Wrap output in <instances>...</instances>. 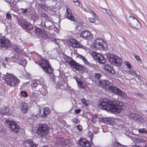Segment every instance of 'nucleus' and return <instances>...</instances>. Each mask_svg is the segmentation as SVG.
Returning a JSON list of instances; mask_svg holds the SVG:
<instances>
[{"instance_id":"29","label":"nucleus","mask_w":147,"mask_h":147,"mask_svg":"<svg viewBox=\"0 0 147 147\" xmlns=\"http://www.w3.org/2000/svg\"><path fill=\"white\" fill-rule=\"evenodd\" d=\"M94 16V18L92 19V23H94L96 24L99 23V19L98 18L97 16L96 15L95 13L92 11V16Z\"/></svg>"},{"instance_id":"60","label":"nucleus","mask_w":147,"mask_h":147,"mask_svg":"<svg viewBox=\"0 0 147 147\" xmlns=\"http://www.w3.org/2000/svg\"><path fill=\"white\" fill-rule=\"evenodd\" d=\"M106 11L107 13H108V14L110 13V11L109 10L106 9Z\"/></svg>"},{"instance_id":"45","label":"nucleus","mask_w":147,"mask_h":147,"mask_svg":"<svg viewBox=\"0 0 147 147\" xmlns=\"http://www.w3.org/2000/svg\"><path fill=\"white\" fill-rule=\"evenodd\" d=\"M21 94V95L24 97H26L28 96V94H27L26 92L25 91H22Z\"/></svg>"},{"instance_id":"27","label":"nucleus","mask_w":147,"mask_h":147,"mask_svg":"<svg viewBox=\"0 0 147 147\" xmlns=\"http://www.w3.org/2000/svg\"><path fill=\"white\" fill-rule=\"evenodd\" d=\"M21 107L20 109L23 113H25L27 112V104L25 103H22L21 105Z\"/></svg>"},{"instance_id":"57","label":"nucleus","mask_w":147,"mask_h":147,"mask_svg":"<svg viewBox=\"0 0 147 147\" xmlns=\"http://www.w3.org/2000/svg\"><path fill=\"white\" fill-rule=\"evenodd\" d=\"M25 77L26 79H29L30 78V76L29 74H27L25 76Z\"/></svg>"},{"instance_id":"42","label":"nucleus","mask_w":147,"mask_h":147,"mask_svg":"<svg viewBox=\"0 0 147 147\" xmlns=\"http://www.w3.org/2000/svg\"><path fill=\"white\" fill-rule=\"evenodd\" d=\"M135 95L137 97H139L140 98H142L143 95L142 93H135Z\"/></svg>"},{"instance_id":"2","label":"nucleus","mask_w":147,"mask_h":147,"mask_svg":"<svg viewBox=\"0 0 147 147\" xmlns=\"http://www.w3.org/2000/svg\"><path fill=\"white\" fill-rule=\"evenodd\" d=\"M92 33L93 34H92V38H93V37L95 36L94 38H96V39L94 40L93 43L92 47H93L94 50H97V49L105 50V46L107 45L103 40L102 38H97L96 36L98 34L95 31H92Z\"/></svg>"},{"instance_id":"34","label":"nucleus","mask_w":147,"mask_h":147,"mask_svg":"<svg viewBox=\"0 0 147 147\" xmlns=\"http://www.w3.org/2000/svg\"><path fill=\"white\" fill-rule=\"evenodd\" d=\"M13 61H14L15 62H18V63H20V62L21 60L20 59V57H19L18 56L16 55L15 56L13 57Z\"/></svg>"},{"instance_id":"25","label":"nucleus","mask_w":147,"mask_h":147,"mask_svg":"<svg viewBox=\"0 0 147 147\" xmlns=\"http://www.w3.org/2000/svg\"><path fill=\"white\" fill-rule=\"evenodd\" d=\"M0 110V113L2 114L8 115L10 114L9 112V109L5 107H3Z\"/></svg>"},{"instance_id":"56","label":"nucleus","mask_w":147,"mask_h":147,"mask_svg":"<svg viewBox=\"0 0 147 147\" xmlns=\"http://www.w3.org/2000/svg\"><path fill=\"white\" fill-rule=\"evenodd\" d=\"M77 128L80 130H81L82 129V127L80 125H78L77 126Z\"/></svg>"},{"instance_id":"50","label":"nucleus","mask_w":147,"mask_h":147,"mask_svg":"<svg viewBox=\"0 0 147 147\" xmlns=\"http://www.w3.org/2000/svg\"><path fill=\"white\" fill-rule=\"evenodd\" d=\"M5 61L3 63L2 65H3L5 68L6 67V64L7 63V58H5Z\"/></svg>"},{"instance_id":"17","label":"nucleus","mask_w":147,"mask_h":147,"mask_svg":"<svg viewBox=\"0 0 147 147\" xmlns=\"http://www.w3.org/2000/svg\"><path fill=\"white\" fill-rule=\"evenodd\" d=\"M78 144L83 147H90L91 145L88 140L84 138H81L77 142Z\"/></svg>"},{"instance_id":"3","label":"nucleus","mask_w":147,"mask_h":147,"mask_svg":"<svg viewBox=\"0 0 147 147\" xmlns=\"http://www.w3.org/2000/svg\"><path fill=\"white\" fill-rule=\"evenodd\" d=\"M105 55L110 62L114 65L117 67L121 66L122 61L120 58L109 53H106Z\"/></svg>"},{"instance_id":"1","label":"nucleus","mask_w":147,"mask_h":147,"mask_svg":"<svg viewBox=\"0 0 147 147\" xmlns=\"http://www.w3.org/2000/svg\"><path fill=\"white\" fill-rule=\"evenodd\" d=\"M99 107L100 109L107 111L119 113L122 110L123 106L122 103L118 100L104 98L100 101Z\"/></svg>"},{"instance_id":"35","label":"nucleus","mask_w":147,"mask_h":147,"mask_svg":"<svg viewBox=\"0 0 147 147\" xmlns=\"http://www.w3.org/2000/svg\"><path fill=\"white\" fill-rule=\"evenodd\" d=\"M39 17L36 15L32 14L31 16V18L33 20L34 22L36 21L38 19Z\"/></svg>"},{"instance_id":"36","label":"nucleus","mask_w":147,"mask_h":147,"mask_svg":"<svg viewBox=\"0 0 147 147\" xmlns=\"http://www.w3.org/2000/svg\"><path fill=\"white\" fill-rule=\"evenodd\" d=\"M128 71L129 73L131 75L134 76L135 75H136V72L135 70L133 69H131V68L129 69Z\"/></svg>"},{"instance_id":"10","label":"nucleus","mask_w":147,"mask_h":147,"mask_svg":"<svg viewBox=\"0 0 147 147\" xmlns=\"http://www.w3.org/2000/svg\"><path fill=\"white\" fill-rule=\"evenodd\" d=\"M92 58L94 63L98 62L104 64L106 62V59L103 56L96 52L92 51Z\"/></svg>"},{"instance_id":"8","label":"nucleus","mask_w":147,"mask_h":147,"mask_svg":"<svg viewBox=\"0 0 147 147\" xmlns=\"http://www.w3.org/2000/svg\"><path fill=\"white\" fill-rule=\"evenodd\" d=\"M108 89L111 92L119 96L120 97L124 98H126L127 97V95L125 93L121 91L117 87L112 85L111 84H109L108 87Z\"/></svg>"},{"instance_id":"55","label":"nucleus","mask_w":147,"mask_h":147,"mask_svg":"<svg viewBox=\"0 0 147 147\" xmlns=\"http://www.w3.org/2000/svg\"><path fill=\"white\" fill-rule=\"evenodd\" d=\"M73 1L74 2H75V3H78V5L80 7V2L78 1V0H73Z\"/></svg>"},{"instance_id":"19","label":"nucleus","mask_w":147,"mask_h":147,"mask_svg":"<svg viewBox=\"0 0 147 147\" xmlns=\"http://www.w3.org/2000/svg\"><path fill=\"white\" fill-rule=\"evenodd\" d=\"M103 68L105 69L107 72L110 73L112 74L115 73V70L113 69L112 67L109 65H105L103 66Z\"/></svg>"},{"instance_id":"9","label":"nucleus","mask_w":147,"mask_h":147,"mask_svg":"<svg viewBox=\"0 0 147 147\" xmlns=\"http://www.w3.org/2000/svg\"><path fill=\"white\" fill-rule=\"evenodd\" d=\"M39 65L46 73L51 74L53 72V69L51 68L47 60L42 59L41 62L39 63Z\"/></svg>"},{"instance_id":"15","label":"nucleus","mask_w":147,"mask_h":147,"mask_svg":"<svg viewBox=\"0 0 147 147\" xmlns=\"http://www.w3.org/2000/svg\"><path fill=\"white\" fill-rule=\"evenodd\" d=\"M35 33L40 37L44 38L45 39L49 38V36L46 34V32L38 27L35 28Z\"/></svg>"},{"instance_id":"52","label":"nucleus","mask_w":147,"mask_h":147,"mask_svg":"<svg viewBox=\"0 0 147 147\" xmlns=\"http://www.w3.org/2000/svg\"><path fill=\"white\" fill-rule=\"evenodd\" d=\"M82 102L86 106H87L88 105L86 103V99L85 98H83L82 100Z\"/></svg>"},{"instance_id":"39","label":"nucleus","mask_w":147,"mask_h":147,"mask_svg":"<svg viewBox=\"0 0 147 147\" xmlns=\"http://www.w3.org/2000/svg\"><path fill=\"white\" fill-rule=\"evenodd\" d=\"M38 94L35 92H32L30 95V97L32 98H36L38 97Z\"/></svg>"},{"instance_id":"40","label":"nucleus","mask_w":147,"mask_h":147,"mask_svg":"<svg viewBox=\"0 0 147 147\" xmlns=\"http://www.w3.org/2000/svg\"><path fill=\"white\" fill-rule=\"evenodd\" d=\"M102 75L101 74L98 73H95L94 74V77L97 79L96 80H99L100 78L101 77Z\"/></svg>"},{"instance_id":"13","label":"nucleus","mask_w":147,"mask_h":147,"mask_svg":"<svg viewBox=\"0 0 147 147\" xmlns=\"http://www.w3.org/2000/svg\"><path fill=\"white\" fill-rule=\"evenodd\" d=\"M11 42L4 36H2L0 39V47L6 49L11 47Z\"/></svg>"},{"instance_id":"37","label":"nucleus","mask_w":147,"mask_h":147,"mask_svg":"<svg viewBox=\"0 0 147 147\" xmlns=\"http://www.w3.org/2000/svg\"><path fill=\"white\" fill-rule=\"evenodd\" d=\"M80 58L81 59H82L84 63L88 66H90V63L86 59V58L82 56H80Z\"/></svg>"},{"instance_id":"46","label":"nucleus","mask_w":147,"mask_h":147,"mask_svg":"<svg viewBox=\"0 0 147 147\" xmlns=\"http://www.w3.org/2000/svg\"><path fill=\"white\" fill-rule=\"evenodd\" d=\"M124 64L126 65L128 68L130 69L131 68V65L130 64L129 62L128 61H125L124 62Z\"/></svg>"},{"instance_id":"28","label":"nucleus","mask_w":147,"mask_h":147,"mask_svg":"<svg viewBox=\"0 0 147 147\" xmlns=\"http://www.w3.org/2000/svg\"><path fill=\"white\" fill-rule=\"evenodd\" d=\"M75 79L78 83V85L79 88H84L85 87V85L83 84V82L81 81L79 78H76Z\"/></svg>"},{"instance_id":"51","label":"nucleus","mask_w":147,"mask_h":147,"mask_svg":"<svg viewBox=\"0 0 147 147\" xmlns=\"http://www.w3.org/2000/svg\"><path fill=\"white\" fill-rule=\"evenodd\" d=\"M134 56L136 58V59L138 61H141V59H140L139 57L137 56L136 54H134Z\"/></svg>"},{"instance_id":"14","label":"nucleus","mask_w":147,"mask_h":147,"mask_svg":"<svg viewBox=\"0 0 147 147\" xmlns=\"http://www.w3.org/2000/svg\"><path fill=\"white\" fill-rule=\"evenodd\" d=\"M18 23L22 27L28 30H30L33 29L32 25L30 23L25 21L23 20H21L20 19H18Z\"/></svg>"},{"instance_id":"18","label":"nucleus","mask_w":147,"mask_h":147,"mask_svg":"<svg viewBox=\"0 0 147 147\" xmlns=\"http://www.w3.org/2000/svg\"><path fill=\"white\" fill-rule=\"evenodd\" d=\"M65 16L68 19L73 21H74L75 20L74 15L72 14L71 8H67Z\"/></svg>"},{"instance_id":"54","label":"nucleus","mask_w":147,"mask_h":147,"mask_svg":"<svg viewBox=\"0 0 147 147\" xmlns=\"http://www.w3.org/2000/svg\"><path fill=\"white\" fill-rule=\"evenodd\" d=\"M81 110L80 109H76L75 111V112L77 114H78L79 113L81 112Z\"/></svg>"},{"instance_id":"21","label":"nucleus","mask_w":147,"mask_h":147,"mask_svg":"<svg viewBox=\"0 0 147 147\" xmlns=\"http://www.w3.org/2000/svg\"><path fill=\"white\" fill-rule=\"evenodd\" d=\"M64 140V139L62 137L59 138L57 139V142L59 145H67V144L69 142V140H65V142Z\"/></svg>"},{"instance_id":"58","label":"nucleus","mask_w":147,"mask_h":147,"mask_svg":"<svg viewBox=\"0 0 147 147\" xmlns=\"http://www.w3.org/2000/svg\"><path fill=\"white\" fill-rule=\"evenodd\" d=\"M134 76H136L138 79H140V77L139 75L137 74L136 73V75H135Z\"/></svg>"},{"instance_id":"33","label":"nucleus","mask_w":147,"mask_h":147,"mask_svg":"<svg viewBox=\"0 0 147 147\" xmlns=\"http://www.w3.org/2000/svg\"><path fill=\"white\" fill-rule=\"evenodd\" d=\"M101 121L106 124H109V119L106 118H102L101 119Z\"/></svg>"},{"instance_id":"49","label":"nucleus","mask_w":147,"mask_h":147,"mask_svg":"<svg viewBox=\"0 0 147 147\" xmlns=\"http://www.w3.org/2000/svg\"><path fill=\"white\" fill-rule=\"evenodd\" d=\"M6 18L9 20H10L11 19V15L9 13H7L6 15Z\"/></svg>"},{"instance_id":"62","label":"nucleus","mask_w":147,"mask_h":147,"mask_svg":"<svg viewBox=\"0 0 147 147\" xmlns=\"http://www.w3.org/2000/svg\"><path fill=\"white\" fill-rule=\"evenodd\" d=\"M88 19H89V21L90 22H92V21H91V19L90 18H88Z\"/></svg>"},{"instance_id":"41","label":"nucleus","mask_w":147,"mask_h":147,"mask_svg":"<svg viewBox=\"0 0 147 147\" xmlns=\"http://www.w3.org/2000/svg\"><path fill=\"white\" fill-rule=\"evenodd\" d=\"M40 27L42 28L44 30H45L46 28V26L45 25V22H42L40 24Z\"/></svg>"},{"instance_id":"53","label":"nucleus","mask_w":147,"mask_h":147,"mask_svg":"<svg viewBox=\"0 0 147 147\" xmlns=\"http://www.w3.org/2000/svg\"><path fill=\"white\" fill-rule=\"evenodd\" d=\"M22 11L24 14H26V13L28 12V9H22Z\"/></svg>"},{"instance_id":"31","label":"nucleus","mask_w":147,"mask_h":147,"mask_svg":"<svg viewBox=\"0 0 147 147\" xmlns=\"http://www.w3.org/2000/svg\"><path fill=\"white\" fill-rule=\"evenodd\" d=\"M133 119L135 120L140 121V116L136 114H133L131 115Z\"/></svg>"},{"instance_id":"61","label":"nucleus","mask_w":147,"mask_h":147,"mask_svg":"<svg viewBox=\"0 0 147 147\" xmlns=\"http://www.w3.org/2000/svg\"><path fill=\"white\" fill-rule=\"evenodd\" d=\"M132 147H140L139 146L137 145H133Z\"/></svg>"},{"instance_id":"30","label":"nucleus","mask_w":147,"mask_h":147,"mask_svg":"<svg viewBox=\"0 0 147 147\" xmlns=\"http://www.w3.org/2000/svg\"><path fill=\"white\" fill-rule=\"evenodd\" d=\"M68 86L67 83L63 81L62 82L61 84L59 86V88L61 89L66 90Z\"/></svg>"},{"instance_id":"47","label":"nucleus","mask_w":147,"mask_h":147,"mask_svg":"<svg viewBox=\"0 0 147 147\" xmlns=\"http://www.w3.org/2000/svg\"><path fill=\"white\" fill-rule=\"evenodd\" d=\"M40 17L44 18L46 20H47L48 18V16L45 13H42L40 15Z\"/></svg>"},{"instance_id":"44","label":"nucleus","mask_w":147,"mask_h":147,"mask_svg":"<svg viewBox=\"0 0 147 147\" xmlns=\"http://www.w3.org/2000/svg\"><path fill=\"white\" fill-rule=\"evenodd\" d=\"M138 131L140 133L142 134H144V133L147 134V131L144 128L140 129L138 130Z\"/></svg>"},{"instance_id":"24","label":"nucleus","mask_w":147,"mask_h":147,"mask_svg":"<svg viewBox=\"0 0 147 147\" xmlns=\"http://www.w3.org/2000/svg\"><path fill=\"white\" fill-rule=\"evenodd\" d=\"M80 36L84 38H88L91 36V32L87 30L81 32Z\"/></svg>"},{"instance_id":"5","label":"nucleus","mask_w":147,"mask_h":147,"mask_svg":"<svg viewBox=\"0 0 147 147\" xmlns=\"http://www.w3.org/2000/svg\"><path fill=\"white\" fill-rule=\"evenodd\" d=\"M128 24L136 29L140 30L142 28L141 24L133 16H130L126 17Z\"/></svg>"},{"instance_id":"16","label":"nucleus","mask_w":147,"mask_h":147,"mask_svg":"<svg viewBox=\"0 0 147 147\" xmlns=\"http://www.w3.org/2000/svg\"><path fill=\"white\" fill-rule=\"evenodd\" d=\"M23 147H36L38 144L30 139L26 140L22 143Z\"/></svg>"},{"instance_id":"20","label":"nucleus","mask_w":147,"mask_h":147,"mask_svg":"<svg viewBox=\"0 0 147 147\" xmlns=\"http://www.w3.org/2000/svg\"><path fill=\"white\" fill-rule=\"evenodd\" d=\"M69 45L73 47L79 48L80 47V45L79 42L74 39H71L70 40Z\"/></svg>"},{"instance_id":"59","label":"nucleus","mask_w":147,"mask_h":147,"mask_svg":"<svg viewBox=\"0 0 147 147\" xmlns=\"http://www.w3.org/2000/svg\"><path fill=\"white\" fill-rule=\"evenodd\" d=\"M76 121H77V120L75 119H72V121L74 123L76 122Z\"/></svg>"},{"instance_id":"63","label":"nucleus","mask_w":147,"mask_h":147,"mask_svg":"<svg viewBox=\"0 0 147 147\" xmlns=\"http://www.w3.org/2000/svg\"><path fill=\"white\" fill-rule=\"evenodd\" d=\"M127 147V146H124V145H122V147Z\"/></svg>"},{"instance_id":"43","label":"nucleus","mask_w":147,"mask_h":147,"mask_svg":"<svg viewBox=\"0 0 147 147\" xmlns=\"http://www.w3.org/2000/svg\"><path fill=\"white\" fill-rule=\"evenodd\" d=\"M20 63H20L23 66H25L27 63L26 60L25 59H24L23 61L20 60Z\"/></svg>"},{"instance_id":"7","label":"nucleus","mask_w":147,"mask_h":147,"mask_svg":"<svg viewBox=\"0 0 147 147\" xmlns=\"http://www.w3.org/2000/svg\"><path fill=\"white\" fill-rule=\"evenodd\" d=\"M5 122L7 126L14 133H17L19 131V126L15 121L7 119L6 120Z\"/></svg>"},{"instance_id":"6","label":"nucleus","mask_w":147,"mask_h":147,"mask_svg":"<svg viewBox=\"0 0 147 147\" xmlns=\"http://www.w3.org/2000/svg\"><path fill=\"white\" fill-rule=\"evenodd\" d=\"M31 86L34 90L39 91L43 95H45L47 93V91L45 88L46 86H45L40 84H38L35 81L32 82Z\"/></svg>"},{"instance_id":"38","label":"nucleus","mask_w":147,"mask_h":147,"mask_svg":"<svg viewBox=\"0 0 147 147\" xmlns=\"http://www.w3.org/2000/svg\"><path fill=\"white\" fill-rule=\"evenodd\" d=\"M112 145L113 147H121L122 145L119 142H113Z\"/></svg>"},{"instance_id":"4","label":"nucleus","mask_w":147,"mask_h":147,"mask_svg":"<svg viewBox=\"0 0 147 147\" xmlns=\"http://www.w3.org/2000/svg\"><path fill=\"white\" fill-rule=\"evenodd\" d=\"M5 80L7 84L9 86H13L18 84L20 80L15 77L13 75L7 73L5 75Z\"/></svg>"},{"instance_id":"32","label":"nucleus","mask_w":147,"mask_h":147,"mask_svg":"<svg viewBox=\"0 0 147 147\" xmlns=\"http://www.w3.org/2000/svg\"><path fill=\"white\" fill-rule=\"evenodd\" d=\"M38 6L44 10L46 11V6L44 3H38Z\"/></svg>"},{"instance_id":"48","label":"nucleus","mask_w":147,"mask_h":147,"mask_svg":"<svg viewBox=\"0 0 147 147\" xmlns=\"http://www.w3.org/2000/svg\"><path fill=\"white\" fill-rule=\"evenodd\" d=\"M97 116L96 115H95V116H94L93 117H92V123L94 122V123H95L96 121V119H97Z\"/></svg>"},{"instance_id":"11","label":"nucleus","mask_w":147,"mask_h":147,"mask_svg":"<svg viewBox=\"0 0 147 147\" xmlns=\"http://www.w3.org/2000/svg\"><path fill=\"white\" fill-rule=\"evenodd\" d=\"M49 128L46 124L41 125L38 128V135L43 138L45 137V135L48 132Z\"/></svg>"},{"instance_id":"64","label":"nucleus","mask_w":147,"mask_h":147,"mask_svg":"<svg viewBox=\"0 0 147 147\" xmlns=\"http://www.w3.org/2000/svg\"><path fill=\"white\" fill-rule=\"evenodd\" d=\"M42 147H48L47 146H44Z\"/></svg>"},{"instance_id":"12","label":"nucleus","mask_w":147,"mask_h":147,"mask_svg":"<svg viewBox=\"0 0 147 147\" xmlns=\"http://www.w3.org/2000/svg\"><path fill=\"white\" fill-rule=\"evenodd\" d=\"M111 80H105L102 81H100L99 80H95V83L96 85L98 86H101L104 89H108V87L109 84H111Z\"/></svg>"},{"instance_id":"23","label":"nucleus","mask_w":147,"mask_h":147,"mask_svg":"<svg viewBox=\"0 0 147 147\" xmlns=\"http://www.w3.org/2000/svg\"><path fill=\"white\" fill-rule=\"evenodd\" d=\"M50 112V110L49 108L46 107L44 108L43 109V113L41 115V117L42 118H45L47 115Z\"/></svg>"},{"instance_id":"26","label":"nucleus","mask_w":147,"mask_h":147,"mask_svg":"<svg viewBox=\"0 0 147 147\" xmlns=\"http://www.w3.org/2000/svg\"><path fill=\"white\" fill-rule=\"evenodd\" d=\"M64 59L66 62L69 63L71 66L72 63H74L75 62L71 58L66 55L64 56Z\"/></svg>"},{"instance_id":"22","label":"nucleus","mask_w":147,"mask_h":147,"mask_svg":"<svg viewBox=\"0 0 147 147\" xmlns=\"http://www.w3.org/2000/svg\"><path fill=\"white\" fill-rule=\"evenodd\" d=\"M71 67L73 68L78 70H81L82 69L81 65L75 62L74 63H72Z\"/></svg>"}]
</instances>
